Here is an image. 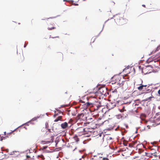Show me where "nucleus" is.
Instances as JSON below:
<instances>
[{"instance_id":"nucleus-6","label":"nucleus","mask_w":160,"mask_h":160,"mask_svg":"<svg viewBox=\"0 0 160 160\" xmlns=\"http://www.w3.org/2000/svg\"><path fill=\"white\" fill-rule=\"evenodd\" d=\"M62 117L59 116L56 118L54 121L55 122H57L59 120H61L62 119Z\"/></svg>"},{"instance_id":"nucleus-13","label":"nucleus","mask_w":160,"mask_h":160,"mask_svg":"<svg viewBox=\"0 0 160 160\" xmlns=\"http://www.w3.org/2000/svg\"><path fill=\"white\" fill-rule=\"evenodd\" d=\"M124 82H125V81H122V82L121 83H119V86L121 87L123 85L124 83Z\"/></svg>"},{"instance_id":"nucleus-33","label":"nucleus","mask_w":160,"mask_h":160,"mask_svg":"<svg viewBox=\"0 0 160 160\" xmlns=\"http://www.w3.org/2000/svg\"><path fill=\"white\" fill-rule=\"evenodd\" d=\"M142 6L145 7V5L144 4H143L142 5Z\"/></svg>"},{"instance_id":"nucleus-28","label":"nucleus","mask_w":160,"mask_h":160,"mask_svg":"<svg viewBox=\"0 0 160 160\" xmlns=\"http://www.w3.org/2000/svg\"><path fill=\"white\" fill-rule=\"evenodd\" d=\"M6 132H4V135H6Z\"/></svg>"},{"instance_id":"nucleus-48","label":"nucleus","mask_w":160,"mask_h":160,"mask_svg":"<svg viewBox=\"0 0 160 160\" xmlns=\"http://www.w3.org/2000/svg\"><path fill=\"white\" fill-rule=\"evenodd\" d=\"M149 89L147 91H149Z\"/></svg>"},{"instance_id":"nucleus-51","label":"nucleus","mask_w":160,"mask_h":160,"mask_svg":"<svg viewBox=\"0 0 160 160\" xmlns=\"http://www.w3.org/2000/svg\"><path fill=\"white\" fill-rule=\"evenodd\" d=\"M159 142H160V140H159Z\"/></svg>"},{"instance_id":"nucleus-12","label":"nucleus","mask_w":160,"mask_h":160,"mask_svg":"<svg viewBox=\"0 0 160 160\" xmlns=\"http://www.w3.org/2000/svg\"><path fill=\"white\" fill-rule=\"evenodd\" d=\"M15 152H17L16 151H13L12 152H11V153H10L9 155H12L14 154Z\"/></svg>"},{"instance_id":"nucleus-36","label":"nucleus","mask_w":160,"mask_h":160,"mask_svg":"<svg viewBox=\"0 0 160 160\" xmlns=\"http://www.w3.org/2000/svg\"><path fill=\"white\" fill-rule=\"evenodd\" d=\"M112 2L113 4H115V3H114L113 2V1H112Z\"/></svg>"},{"instance_id":"nucleus-25","label":"nucleus","mask_w":160,"mask_h":160,"mask_svg":"<svg viewBox=\"0 0 160 160\" xmlns=\"http://www.w3.org/2000/svg\"><path fill=\"white\" fill-rule=\"evenodd\" d=\"M117 91V90L116 89H115L114 90V91H113L112 92H116Z\"/></svg>"},{"instance_id":"nucleus-15","label":"nucleus","mask_w":160,"mask_h":160,"mask_svg":"<svg viewBox=\"0 0 160 160\" xmlns=\"http://www.w3.org/2000/svg\"><path fill=\"white\" fill-rule=\"evenodd\" d=\"M55 27H52L51 28H48V30H52L53 29H55Z\"/></svg>"},{"instance_id":"nucleus-7","label":"nucleus","mask_w":160,"mask_h":160,"mask_svg":"<svg viewBox=\"0 0 160 160\" xmlns=\"http://www.w3.org/2000/svg\"><path fill=\"white\" fill-rule=\"evenodd\" d=\"M140 86L138 87V90L139 91L141 90L144 87V85L142 84H140Z\"/></svg>"},{"instance_id":"nucleus-3","label":"nucleus","mask_w":160,"mask_h":160,"mask_svg":"<svg viewBox=\"0 0 160 160\" xmlns=\"http://www.w3.org/2000/svg\"><path fill=\"white\" fill-rule=\"evenodd\" d=\"M61 126L62 129H65L68 127V123L65 122L61 124Z\"/></svg>"},{"instance_id":"nucleus-30","label":"nucleus","mask_w":160,"mask_h":160,"mask_svg":"<svg viewBox=\"0 0 160 160\" xmlns=\"http://www.w3.org/2000/svg\"><path fill=\"white\" fill-rule=\"evenodd\" d=\"M27 45V44H25V45H24V48H25V47H26Z\"/></svg>"},{"instance_id":"nucleus-8","label":"nucleus","mask_w":160,"mask_h":160,"mask_svg":"<svg viewBox=\"0 0 160 160\" xmlns=\"http://www.w3.org/2000/svg\"><path fill=\"white\" fill-rule=\"evenodd\" d=\"M103 89H105V88H99L98 89L100 90V92L101 93V94H103L102 93V92H103Z\"/></svg>"},{"instance_id":"nucleus-4","label":"nucleus","mask_w":160,"mask_h":160,"mask_svg":"<svg viewBox=\"0 0 160 160\" xmlns=\"http://www.w3.org/2000/svg\"><path fill=\"white\" fill-rule=\"evenodd\" d=\"M68 1L70 3H72V4L74 5L75 6L78 5V4L77 3H76V2H75L74 1Z\"/></svg>"},{"instance_id":"nucleus-18","label":"nucleus","mask_w":160,"mask_h":160,"mask_svg":"<svg viewBox=\"0 0 160 160\" xmlns=\"http://www.w3.org/2000/svg\"><path fill=\"white\" fill-rule=\"evenodd\" d=\"M76 139H75L76 140V141L77 142H78L79 141V139L77 137H76Z\"/></svg>"},{"instance_id":"nucleus-5","label":"nucleus","mask_w":160,"mask_h":160,"mask_svg":"<svg viewBox=\"0 0 160 160\" xmlns=\"http://www.w3.org/2000/svg\"><path fill=\"white\" fill-rule=\"evenodd\" d=\"M51 142V141H42L41 142V143L42 144H49Z\"/></svg>"},{"instance_id":"nucleus-29","label":"nucleus","mask_w":160,"mask_h":160,"mask_svg":"<svg viewBox=\"0 0 160 160\" xmlns=\"http://www.w3.org/2000/svg\"><path fill=\"white\" fill-rule=\"evenodd\" d=\"M20 127H18V128H16L15 130H14L13 131V132H14V131L15 130H16L18 128H19Z\"/></svg>"},{"instance_id":"nucleus-1","label":"nucleus","mask_w":160,"mask_h":160,"mask_svg":"<svg viewBox=\"0 0 160 160\" xmlns=\"http://www.w3.org/2000/svg\"><path fill=\"white\" fill-rule=\"evenodd\" d=\"M115 21L117 23H118L119 24L121 25L127 22V20L124 19L122 17H121V18H118L116 19H115Z\"/></svg>"},{"instance_id":"nucleus-38","label":"nucleus","mask_w":160,"mask_h":160,"mask_svg":"<svg viewBox=\"0 0 160 160\" xmlns=\"http://www.w3.org/2000/svg\"><path fill=\"white\" fill-rule=\"evenodd\" d=\"M76 149H77V148H76L74 149V150H73V151H75V150Z\"/></svg>"},{"instance_id":"nucleus-40","label":"nucleus","mask_w":160,"mask_h":160,"mask_svg":"<svg viewBox=\"0 0 160 160\" xmlns=\"http://www.w3.org/2000/svg\"><path fill=\"white\" fill-rule=\"evenodd\" d=\"M137 133V130L136 131V132H135V133Z\"/></svg>"},{"instance_id":"nucleus-49","label":"nucleus","mask_w":160,"mask_h":160,"mask_svg":"<svg viewBox=\"0 0 160 160\" xmlns=\"http://www.w3.org/2000/svg\"><path fill=\"white\" fill-rule=\"evenodd\" d=\"M56 110H57V111H58V109H56Z\"/></svg>"},{"instance_id":"nucleus-44","label":"nucleus","mask_w":160,"mask_h":160,"mask_svg":"<svg viewBox=\"0 0 160 160\" xmlns=\"http://www.w3.org/2000/svg\"><path fill=\"white\" fill-rule=\"evenodd\" d=\"M79 160H82L81 158H80V159H79Z\"/></svg>"},{"instance_id":"nucleus-26","label":"nucleus","mask_w":160,"mask_h":160,"mask_svg":"<svg viewBox=\"0 0 160 160\" xmlns=\"http://www.w3.org/2000/svg\"><path fill=\"white\" fill-rule=\"evenodd\" d=\"M80 102H82V103L84 102L82 100H80Z\"/></svg>"},{"instance_id":"nucleus-9","label":"nucleus","mask_w":160,"mask_h":160,"mask_svg":"<svg viewBox=\"0 0 160 160\" xmlns=\"http://www.w3.org/2000/svg\"><path fill=\"white\" fill-rule=\"evenodd\" d=\"M153 98V97H152V96H151V97H149V98H146V99H145L144 100V101H148V100H151V98Z\"/></svg>"},{"instance_id":"nucleus-10","label":"nucleus","mask_w":160,"mask_h":160,"mask_svg":"<svg viewBox=\"0 0 160 160\" xmlns=\"http://www.w3.org/2000/svg\"><path fill=\"white\" fill-rule=\"evenodd\" d=\"M85 104H86V106L87 107H88V106H90L92 104V103H90L89 102H87Z\"/></svg>"},{"instance_id":"nucleus-17","label":"nucleus","mask_w":160,"mask_h":160,"mask_svg":"<svg viewBox=\"0 0 160 160\" xmlns=\"http://www.w3.org/2000/svg\"><path fill=\"white\" fill-rule=\"evenodd\" d=\"M104 25H103V27H102V30L101 31V32H99V34L98 35V36H99V34H100V33H101V32L103 30V28H104Z\"/></svg>"},{"instance_id":"nucleus-23","label":"nucleus","mask_w":160,"mask_h":160,"mask_svg":"<svg viewBox=\"0 0 160 160\" xmlns=\"http://www.w3.org/2000/svg\"><path fill=\"white\" fill-rule=\"evenodd\" d=\"M148 153H147V152H145V155H146V156H148L149 157V155H148Z\"/></svg>"},{"instance_id":"nucleus-45","label":"nucleus","mask_w":160,"mask_h":160,"mask_svg":"<svg viewBox=\"0 0 160 160\" xmlns=\"http://www.w3.org/2000/svg\"><path fill=\"white\" fill-rule=\"evenodd\" d=\"M152 150H154V149H152Z\"/></svg>"},{"instance_id":"nucleus-34","label":"nucleus","mask_w":160,"mask_h":160,"mask_svg":"<svg viewBox=\"0 0 160 160\" xmlns=\"http://www.w3.org/2000/svg\"><path fill=\"white\" fill-rule=\"evenodd\" d=\"M27 158H30V157L29 156H28V155H27Z\"/></svg>"},{"instance_id":"nucleus-41","label":"nucleus","mask_w":160,"mask_h":160,"mask_svg":"<svg viewBox=\"0 0 160 160\" xmlns=\"http://www.w3.org/2000/svg\"><path fill=\"white\" fill-rule=\"evenodd\" d=\"M124 145L125 146H126L127 145V144H124Z\"/></svg>"},{"instance_id":"nucleus-43","label":"nucleus","mask_w":160,"mask_h":160,"mask_svg":"<svg viewBox=\"0 0 160 160\" xmlns=\"http://www.w3.org/2000/svg\"><path fill=\"white\" fill-rule=\"evenodd\" d=\"M143 93H148V92H144Z\"/></svg>"},{"instance_id":"nucleus-16","label":"nucleus","mask_w":160,"mask_h":160,"mask_svg":"<svg viewBox=\"0 0 160 160\" xmlns=\"http://www.w3.org/2000/svg\"><path fill=\"white\" fill-rule=\"evenodd\" d=\"M48 147V146H43L42 147V149H46Z\"/></svg>"},{"instance_id":"nucleus-19","label":"nucleus","mask_w":160,"mask_h":160,"mask_svg":"<svg viewBox=\"0 0 160 160\" xmlns=\"http://www.w3.org/2000/svg\"><path fill=\"white\" fill-rule=\"evenodd\" d=\"M112 139V137H109V138H108V140H111V139Z\"/></svg>"},{"instance_id":"nucleus-42","label":"nucleus","mask_w":160,"mask_h":160,"mask_svg":"<svg viewBox=\"0 0 160 160\" xmlns=\"http://www.w3.org/2000/svg\"><path fill=\"white\" fill-rule=\"evenodd\" d=\"M82 152V151H81V150H79V152Z\"/></svg>"},{"instance_id":"nucleus-27","label":"nucleus","mask_w":160,"mask_h":160,"mask_svg":"<svg viewBox=\"0 0 160 160\" xmlns=\"http://www.w3.org/2000/svg\"><path fill=\"white\" fill-rule=\"evenodd\" d=\"M147 127L148 128V129H150V126H149V125H148L147 126Z\"/></svg>"},{"instance_id":"nucleus-20","label":"nucleus","mask_w":160,"mask_h":160,"mask_svg":"<svg viewBox=\"0 0 160 160\" xmlns=\"http://www.w3.org/2000/svg\"><path fill=\"white\" fill-rule=\"evenodd\" d=\"M158 93L160 95V89L158 91Z\"/></svg>"},{"instance_id":"nucleus-2","label":"nucleus","mask_w":160,"mask_h":160,"mask_svg":"<svg viewBox=\"0 0 160 160\" xmlns=\"http://www.w3.org/2000/svg\"><path fill=\"white\" fill-rule=\"evenodd\" d=\"M41 116H44V115H40V116H37V117H34V118H32L31 120L29 121L28 122H26V123L23 124L22 125H24V124H27V123H30V122H31V121H36L38 118L40 117Z\"/></svg>"},{"instance_id":"nucleus-21","label":"nucleus","mask_w":160,"mask_h":160,"mask_svg":"<svg viewBox=\"0 0 160 160\" xmlns=\"http://www.w3.org/2000/svg\"><path fill=\"white\" fill-rule=\"evenodd\" d=\"M125 127H126V128H128V125L127 124H125Z\"/></svg>"},{"instance_id":"nucleus-14","label":"nucleus","mask_w":160,"mask_h":160,"mask_svg":"<svg viewBox=\"0 0 160 160\" xmlns=\"http://www.w3.org/2000/svg\"><path fill=\"white\" fill-rule=\"evenodd\" d=\"M5 138V137L2 136L0 138V141H2L3 139H4Z\"/></svg>"},{"instance_id":"nucleus-35","label":"nucleus","mask_w":160,"mask_h":160,"mask_svg":"<svg viewBox=\"0 0 160 160\" xmlns=\"http://www.w3.org/2000/svg\"><path fill=\"white\" fill-rule=\"evenodd\" d=\"M147 86V85H144V87H146Z\"/></svg>"},{"instance_id":"nucleus-47","label":"nucleus","mask_w":160,"mask_h":160,"mask_svg":"<svg viewBox=\"0 0 160 160\" xmlns=\"http://www.w3.org/2000/svg\"><path fill=\"white\" fill-rule=\"evenodd\" d=\"M153 152L154 153H155L156 152Z\"/></svg>"},{"instance_id":"nucleus-46","label":"nucleus","mask_w":160,"mask_h":160,"mask_svg":"<svg viewBox=\"0 0 160 160\" xmlns=\"http://www.w3.org/2000/svg\"><path fill=\"white\" fill-rule=\"evenodd\" d=\"M62 141L63 142H64V139H62Z\"/></svg>"},{"instance_id":"nucleus-50","label":"nucleus","mask_w":160,"mask_h":160,"mask_svg":"<svg viewBox=\"0 0 160 160\" xmlns=\"http://www.w3.org/2000/svg\"><path fill=\"white\" fill-rule=\"evenodd\" d=\"M48 130L49 131H50V129H49Z\"/></svg>"},{"instance_id":"nucleus-31","label":"nucleus","mask_w":160,"mask_h":160,"mask_svg":"<svg viewBox=\"0 0 160 160\" xmlns=\"http://www.w3.org/2000/svg\"><path fill=\"white\" fill-rule=\"evenodd\" d=\"M19 155V154H16L15 155V157H17L18 156V155Z\"/></svg>"},{"instance_id":"nucleus-37","label":"nucleus","mask_w":160,"mask_h":160,"mask_svg":"<svg viewBox=\"0 0 160 160\" xmlns=\"http://www.w3.org/2000/svg\"><path fill=\"white\" fill-rule=\"evenodd\" d=\"M117 14H116V15H113V17H115V16H117Z\"/></svg>"},{"instance_id":"nucleus-32","label":"nucleus","mask_w":160,"mask_h":160,"mask_svg":"<svg viewBox=\"0 0 160 160\" xmlns=\"http://www.w3.org/2000/svg\"><path fill=\"white\" fill-rule=\"evenodd\" d=\"M160 48V46H158L157 48V49H158V48Z\"/></svg>"},{"instance_id":"nucleus-11","label":"nucleus","mask_w":160,"mask_h":160,"mask_svg":"<svg viewBox=\"0 0 160 160\" xmlns=\"http://www.w3.org/2000/svg\"><path fill=\"white\" fill-rule=\"evenodd\" d=\"M125 107H123L122 109L120 110V112H124L125 111H126V110L125 109Z\"/></svg>"},{"instance_id":"nucleus-24","label":"nucleus","mask_w":160,"mask_h":160,"mask_svg":"<svg viewBox=\"0 0 160 160\" xmlns=\"http://www.w3.org/2000/svg\"><path fill=\"white\" fill-rule=\"evenodd\" d=\"M85 156H82V158H81L84 159L85 158Z\"/></svg>"},{"instance_id":"nucleus-39","label":"nucleus","mask_w":160,"mask_h":160,"mask_svg":"<svg viewBox=\"0 0 160 160\" xmlns=\"http://www.w3.org/2000/svg\"><path fill=\"white\" fill-rule=\"evenodd\" d=\"M118 128H116V129H115V131L117 130L118 129Z\"/></svg>"},{"instance_id":"nucleus-22","label":"nucleus","mask_w":160,"mask_h":160,"mask_svg":"<svg viewBox=\"0 0 160 160\" xmlns=\"http://www.w3.org/2000/svg\"><path fill=\"white\" fill-rule=\"evenodd\" d=\"M55 17H50V18H47V19H49V18H55Z\"/></svg>"}]
</instances>
